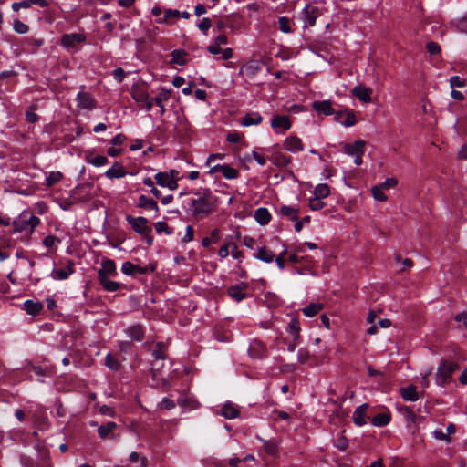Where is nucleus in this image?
Masks as SVG:
<instances>
[{"mask_svg": "<svg viewBox=\"0 0 467 467\" xmlns=\"http://www.w3.org/2000/svg\"><path fill=\"white\" fill-rule=\"evenodd\" d=\"M253 256L257 260H260L264 263L269 264L274 261V254L272 251L266 249L265 247H258L254 253Z\"/></svg>", "mask_w": 467, "mask_h": 467, "instance_id": "obj_25", "label": "nucleus"}, {"mask_svg": "<svg viewBox=\"0 0 467 467\" xmlns=\"http://www.w3.org/2000/svg\"><path fill=\"white\" fill-rule=\"evenodd\" d=\"M198 27L201 31L207 35V31L211 27V20L208 17L202 18L199 23Z\"/></svg>", "mask_w": 467, "mask_h": 467, "instance_id": "obj_62", "label": "nucleus"}, {"mask_svg": "<svg viewBox=\"0 0 467 467\" xmlns=\"http://www.w3.org/2000/svg\"><path fill=\"white\" fill-rule=\"evenodd\" d=\"M325 202L321 198L313 197L309 199V207L312 211H319L324 208Z\"/></svg>", "mask_w": 467, "mask_h": 467, "instance_id": "obj_52", "label": "nucleus"}, {"mask_svg": "<svg viewBox=\"0 0 467 467\" xmlns=\"http://www.w3.org/2000/svg\"><path fill=\"white\" fill-rule=\"evenodd\" d=\"M125 141H126V136L122 133H119L111 139L110 144L112 146L120 147Z\"/></svg>", "mask_w": 467, "mask_h": 467, "instance_id": "obj_60", "label": "nucleus"}, {"mask_svg": "<svg viewBox=\"0 0 467 467\" xmlns=\"http://www.w3.org/2000/svg\"><path fill=\"white\" fill-rule=\"evenodd\" d=\"M118 276L117 265L113 260L106 259L101 262V266L98 270V275Z\"/></svg>", "mask_w": 467, "mask_h": 467, "instance_id": "obj_16", "label": "nucleus"}, {"mask_svg": "<svg viewBox=\"0 0 467 467\" xmlns=\"http://www.w3.org/2000/svg\"><path fill=\"white\" fill-rule=\"evenodd\" d=\"M76 100L77 106L82 109L92 110L97 105L95 99L87 92H79Z\"/></svg>", "mask_w": 467, "mask_h": 467, "instance_id": "obj_12", "label": "nucleus"}, {"mask_svg": "<svg viewBox=\"0 0 467 467\" xmlns=\"http://www.w3.org/2000/svg\"><path fill=\"white\" fill-rule=\"evenodd\" d=\"M219 171L222 172L223 177L228 180L235 179L238 177V174H239L238 171L236 169L233 168L229 165H226V164L214 165V166L211 167L209 172L211 174H213V173L219 172Z\"/></svg>", "mask_w": 467, "mask_h": 467, "instance_id": "obj_13", "label": "nucleus"}, {"mask_svg": "<svg viewBox=\"0 0 467 467\" xmlns=\"http://www.w3.org/2000/svg\"><path fill=\"white\" fill-rule=\"evenodd\" d=\"M193 228L191 225H188L185 229V234L182 238V243H189L193 239Z\"/></svg>", "mask_w": 467, "mask_h": 467, "instance_id": "obj_63", "label": "nucleus"}, {"mask_svg": "<svg viewBox=\"0 0 467 467\" xmlns=\"http://www.w3.org/2000/svg\"><path fill=\"white\" fill-rule=\"evenodd\" d=\"M138 206L152 210L156 213H159V207H158L157 202L154 200L149 199V198H147L144 195H141V196L139 197Z\"/></svg>", "mask_w": 467, "mask_h": 467, "instance_id": "obj_37", "label": "nucleus"}, {"mask_svg": "<svg viewBox=\"0 0 467 467\" xmlns=\"http://www.w3.org/2000/svg\"><path fill=\"white\" fill-rule=\"evenodd\" d=\"M288 333L292 336L294 340H298L300 337V324L297 318H292L287 327Z\"/></svg>", "mask_w": 467, "mask_h": 467, "instance_id": "obj_38", "label": "nucleus"}, {"mask_svg": "<svg viewBox=\"0 0 467 467\" xmlns=\"http://www.w3.org/2000/svg\"><path fill=\"white\" fill-rule=\"evenodd\" d=\"M220 239V230L218 228L213 229L211 232L210 237H205L202 241L203 247H209L213 243H217Z\"/></svg>", "mask_w": 467, "mask_h": 467, "instance_id": "obj_43", "label": "nucleus"}, {"mask_svg": "<svg viewBox=\"0 0 467 467\" xmlns=\"http://www.w3.org/2000/svg\"><path fill=\"white\" fill-rule=\"evenodd\" d=\"M105 364L108 368H109L112 370H117L119 368V362L110 354L107 355Z\"/></svg>", "mask_w": 467, "mask_h": 467, "instance_id": "obj_59", "label": "nucleus"}, {"mask_svg": "<svg viewBox=\"0 0 467 467\" xmlns=\"http://www.w3.org/2000/svg\"><path fill=\"white\" fill-rule=\"evenodd\" d=\"M310 358V353L306 348H300L297 352V360L299 363L303 364L306 362Z\"/></svg>", "mask_w": 467, "mask_h": 467, "instance_id": "obj_56", "label": "nucleus"}, {"mask_svg": "<svg viewBox=\"0 0 467 467\" xmlns=\"http://www.w3.org/2000/svg\"><path fill=\"white\" fill-rule=\"evenodd\" d=\"M220 414L225 419L233 420L239 416V410L233 402L227 401L222 407Z\"/></svg>", "mask_w": 467, "mask_h": 467, "instance_id": "obj_20", "label": "nucleus"}, {"mask_svg": "<svg viewBox=\"0 0 467 467\" xmlns=\"http://www.w3.org/2000/svg\"><path fill=\"white\" fill-rule=\"evenodd\" d=\"M254 217L260 225L268 224L272 218L270 212L265 207L256 209Z\"/></svg>", "mask_w": 467, "mask_h": 467, "instance_id": "obj_27", "label": "nucleus"}, {"mask_svg": "<svg viewBox=\"0 0 467 467\" xmlns=\"http://www.w3.org/2000/svg\"><path fill=\"white\" fill-rule=\"evenodd\" d=\"M62 178V173L60 171H51L46 178L47 186H52L53 184L59 182Z\"/></svg>", "mask_w": 467, "mask_h": 467, "instance_id": "obj_51", "label": "nucleus"}, {"mask_svg": "<svg viewBox=\"0 0 467 467\" xmlns=\"http://www.w3.org/2000/svg\"><path fill=\"white\" fill-rule=\"evenodd\" d=\"M323 15V7L317 2H311L305 5L300 13L303 28H310L316 25L317 19Z\"/></svg>", "mask_w": 467, "mask_h": 467, "instance_id": "obj_3", "label": "nucleus"}, {"mask_svg": "<svg viewBox=\"0 0 467 467\" xmlns=\"http://www.w3.org/2000/svg\"><path fill=\"white\" fill-rule=\"evenodd\" d=\"M86 36L80 33L65 34L61 37V45L68 51H76L78 45L83 43Z\"/></svg>", "mask_w": 467, "mask_h": 467, "instance_id": "obj_7", "label": "nucleus"}, {"mask_svg": "<svg viewBox=\"0 0 467 467\" xmlns=\"http://www.w3.org/2000/svg\"><path fill=\"white\" fill-rule=\"evenodd\" d=\"M252 156L254 158V160L260 165V166H264L265 163H266V159L265 157L260 153L258 150H253L252 151Z\"/></svg>", "mask_w": 467, "mask_h": 467, "instance_id": "obj_61", "label": "nucleus"}, {"mask_svg": "<svg viewBox=\"0 0 467 467\" xmlns=\"http://www.w3.org/2000/svg\"><path fill=\"white\" fill-rule=\"evenodd\" d=\"M432 437L439 441H444L447 443L451 441V439L448 436V434L444 433L441 429L434 430L432 432Z\"/></svg>", "mask_w": 467, "mask_h": 467, "instance_id": "obj_57", "label": "nucleus"}, {"mask_svg": "<svg viewBox=\"0 0 467 467\" xmlns=\"http://www.w3.org/2000/svg\"><path fill=\"white\" fill-rule=\"evenodd\" d=\"M263 118L258 112H251L246 114L241 119V125L244 127H249L253 125H258L262 122Z\"/></svg>", "mask_w": 467, "mask_h": 467, "instance_id": "obj_28", "label": "nucleus"}, {"mask_svg": "<svg viewBox=\"0 0 467 467\" xmlns=\"http://www.w3.org/2000/svg\"><path fill=\"white\" fill-rule=\"evenodd\" d=\"M279 214L291 221H296L299 214V209L296 206L282 205L279 209Z\"/></svg>", "mask_w": 467, "mask_h": 467, "instance_id": "obj_29", "label": "nucleus"}, {"mask_svg": "<svg viewBox=\"0 0 467 467\" xmlns=\"http://www.w3.org/2000/svg\"><path fill=\"white\" fill-rule=\"evenodd\" d=\"M278 24H279V29L283 32V33H291L292 32V28H291V26H290V20L288 17L286 16H280L278 18Z\"/></svg>", "mask_w": 467, "mask_h": 467, "instance_id": "obj_50", "label": "nucleus"}, {"mask_svg": "<svg viewBox=\"0 0 467 467\" xmlns=\"http://www.w3.org/2000/svg\"><path fill=\"white\" fill-rule=\"evenodd\" d=\"M368 409L367 404H362L356 408V410L353 412V420L356 425L358 426H363L367 423L366 420V411Z\"/></svg>", "mask_w": 467, "mask_h": 467, "instance_id": "obj_26", "label": "nucleus"}, {"mask_svg": "<svg viewBox=\"0 0 467 467\" xmlns=\"http://www.w3.org/2000/svg\"><path fill=\"white\" fill-rule=\"evenodd\" d=\"M23 309L31 316L39 314L43 309V304L39 301L31 299L26 300L23 304Z\"/></svg>", "mask_w": 467, "mask_h": 467, "instance_id": "obj_22", "label": "nucleus"}, {"mask_svg": "<svg viewBox=\"0 0 467 467\" xmlns=\"http://www.w3.org/2000/svg\"><path fill=\"white\" fill-rule=\"evenodd\" d=\"M270 125L277 134H283L292 127L290 118L285 115L274 116L271 119Z\"/></svg>", "mask_w": 467, "mask_h": 467, "instance_id": "obj_8", "label": "nucleus"}, {"mask_svg": "<svg viewBox=\"0 0 467 467\" xmlns=\"http://www.w3.org/2000/svg\"><path fill=\"white\" fill-rule=\"evenodd\" d=\"M342 112L336 113V120L345 127H352L356 124V117L352 111H347L344 119Z\"/></svg>", "mask_w": 467, "mask_h": 467, "instance_id": "obj_32", "label": "nucleus"}, {"mask_svg": "<svg viewBox=\"0 0 467 467\" xmlns=\"http://www.w3.org/2000/svg\"><path fill=\"white\" fill-rule=\"evenodd\" d=\"M248 351L252 358H261L265 356L266 352V348L262 342L258 340H254L250 344Z\"/></svg>", "mask_w": 467, "mask_h": 467, "instance_id": "obj_21", "label": "nucleus"}, {"mask_svg": "<svg viewBox=\"0 0 467 467\" xmlns=\"http://www.w3.org/2000/svg\"><path fill=\"white\" fill-rule=\"evenodd\" d=\"M262 151L265 150L261 149ZM271 151L272 154L269 156V161L278 168H285L290 163V158L280 151H273L271 149L266 150Z\"/></svg>", "mask_w": 467, "mask_h": 467, "instance_id": "obj_15", "label": "nucleus"}, {"mask_svg": "<svg viewBox=\"0 0 467 467\" xmlns=\"http://www.w3.org/2000/svg\"><path fill=\"white\" fill-rule=\"evenodd\" d=\"M155 230L158 234L165 233L167 235L171 234V231L169 229L168 224L162 221H159L155 223Z\"/></svg>", "mask_w": 467, "mask_h": 467, "instance_id": "obj_55", "label": "nucleus"}, {"mask_svg": "<svg viewBox=\"0 0 467 467\" xmlns=\"http://www.w3.org/2000/svg\"><path fill=\"white\" fill-rule=\"evenodd\" d=\"M391 415L389 411H383L375 415L372 419V424L376 427H383L389 423Z\"/></svg>", "mask_w": 467, "mask_h": 467, "instance_id": "obj_35", "label": "nucleus"}, {"mask_svg": "<svg viewBox=\"0 0 467 467\" xmlns=\"http://www.w3.org/2000/svg\"><path fill=\"white\" fill-rule=\"evenodd\" d=\"M246 285H233L229 287L228 294L229 296L235 300L236 302H240L245 298L246 295L244 293V289L246 288Z\"/></svg>", "mask_w": 467, "mask_h": 467, "instance_id": "obj_30", "label": "nucleus"}, {"mask_svg": "<svg viewBox=\"0 0 467 467\" xmlns=\"http://www.w3.org/2000/svg\"><path fill=\"white\" fill-rule=\"evenodd\" d=\"M126 221L138 234L141 236H148L151 234L152 229L149 225V221L145 217H133L131 215H127Z\"/></svg>", "mask_w": 467, "mask_h": 467, "instance_id": "obj_6", "label": "nucleus"}, {"mask_svg": "<svg viewBox=\"0 0 467 467\" xmlns=\"http://www.w3.org/2000/svg\"><path fill=\"white\" fill-rule=\"evenodd\" d=\"M452 26L462 33H467V14L462 17L453 20Z\"/></svg>", "mask_w": 467, "mask_h": 467, "instance_id": "obj_48", "label": "nucleus"}, {"mask_svg": "<svg viewBox=\"0 0 467 467\" xmlns=\"http://www.w3.org/2000/svg\"><path fill=\"white\" fill-rule=\"evenodd\" d=\"M330 194L329 186L326 183H319L314 189V196L317 198H327Z\"/></svg>", "mask_w": 467, "mask_h": 467, "instance_id": "obj_41", "label": "nucleus"}, {"mask_svg": "<svg viewBox=\"0 0 467 467\" xmlns=\"http://www.w3.org/2000/svg\"><path fill=\"white\" fill-rule=\"evenodd\" d=\"M385 190L381 189L379 185H375L371 188V193L373 198L379 202L387 201L388 197L384 192Z\"/></svg>", "mask_w": 467, "mask_h": 467, "instance_id": "obj_47", "label": "nucleus"}, {"mask_svg": "<svg viewBox=\"0 0 467 467\" xmlns=\"http://www.w3.org/2000/svg\"><path fill=\"white\" fill-rule=\"evenodd\" d=\"M121 271L127 275H133L136 273L143 274L145 271L141 267L133 265L130 262H125L121 265Z\"/></svg>", "mask_w": 467, "mask_h": 467, "instance_id": "obj_39", "label": "nucleus"}, {"mask_svg": "<svg viewBox=\"0 0 467 467\" xmlns=\"http://www.w3.org/2000/svg\"><path fill=\"white\" fill-rule=\"evenodd\" d=\"M178 402L180 406L190 410H193L198 407V402L193 397H181L178 400Z\"/></svg>", "mask_w": 467, "mask_h": 467, "instance_id": "obj_44", "label": "nucleus"}, {"mask_svg": "<svg viewBox=\"0 0 467 467\" xmlns=\"http://www.w3.org/2000/svg\"><path fill=\"white\" fill-rule=\"evenodd\" d=\"M100 285L103 288L109 292H115L119 288V284L110 280L111 276L109 275H98Z\"/></svg>", "mask_w": 467, "mask_h": 467, "instance_id": "obj_31", "label": "nucleus"}, {"mask_svg": "<svg viewBox=\"0 0 467 467\" xmlns=\"http://www.w3.org/2000/svg\"><path fill=\"white\" fill-rule=\"evenodd\" d=\"M264 450L270 456H276L278 452L277 444L271 441H263Z\"/></svg>", "mask_w": 467, "mask_h": 467, "instance_id": "obj_49", "label": "nucleus"}, {"mask_svg": "<svg viewBox=\"0 0 467 467\" xmlns=\"http://www.w3.org/2000/svg\"><path fill=\"white\" fill-rule=\"evenodd\" d=\"M13 28L18 34H26L29 29L28 26L20 20L14 21Z\"/></svg>", "mask_w": 467, "mask_h": 467, "instance_id": "obj_53", "label": "nucleus"}, {"mask_svg": "<svg viewBox=\"0 0 467 467\" xmlns=\"http://www.w3.org/2000/svg\"><path fill=\"white\" fill-rule=\"evenodd\" d=\"M218 206V199L211 192H205L197 198H192L188 212L196 219H203L213 213Z\"/></svg>", "mask_w": 467, "mask_h": 467, "instance_id": "obj_1", "label": "nucleus"}, {"mask_svg": "<svg viewBox=\"0 0 467 467\" xmlns=\"http://www.w3.org/2000/svg\"><path fill=\"white\" fill-rule=\"evenodd\" d=\"M40 223V219L29 211H23L13 222V227L16 233L31 234Z\"/></svg>", "mask_w": 467, "mask_h": 467, "instance_id": "obj_2", "label": "nucleus"}, {"mask_svg": "<svg viewBox=\"0 0 467 467\" xmlns=\"http://www.w3.org/2000/svg\"><path fill=\"white\" fill-rule=\"evenodd\" d=\"M171 91L169 89L161 88L158 96L153 99L154 104L160 108L161 115L165 113V106L163 102L167 101L171 98Z\"/></svg>", "mask_w": 467, "mask_h": 467, "instance_id": "obj_23", "label": "nucleus"}, {"mask_svg": "<svg viewBox=\"0 0 467 467\" xmlns=\"http://www.w3.org/2000/svg\"><path fill=\"white\" fill-rule=\"evenodd\" d=\"M180 17V11L166 9L162 17L156 18L158 24H173Z\"/></svg>", "mask_w": 467, "mask_h": 467, "instance_id": "obj_24", "label": "nucleus"}, {"mask_svg": "<svg viewBox=\"0 0 467 467\" xmlns=\"http://www.w3.org/2000/svg\"><path fill=\"white\" fill-rule=\"evenodd\" d=\"M284 149L292 153H297L304 150V145L301 139L296 135H289L283 142Z\"/></svg>", "mask_w": 467, "mask_h": 467, "instance_id": "obj_10", "label": "nucleus"}, {"mask_svg": "<svg viewBox=\"0 0 467 467\" xmlns=\"http://www.w3.org/2000/svg\"><path fill=\"white\" fill-rule=\"evenodd\" d=\"M85 161L97 168L103 167L108 163V158L104 155H98L95 150H88L85 152Z\"/></svg>", "mask_w": 467, "mask_h": 467, "instance_id": "obj_11", "label": "nucleus"}, {"mask_svg": "<svg viewBox=\"0 0 467 467\" xmlns=\"http://www.w3.org/2000/svg\"><path fill=\"white\" fill-rule=\"evenodd\" d=\"M74 263L70 260L67 261V265L61 269H53L50 275L54 280H65L74 273Z\"/></svg>", "mask_w": 467, "mask_h": 467, "instance_id": "obj_14", "label": "nucleus"}, {"mask_svg": "<svg viewBox=\"0 0 467 467\" xmlns=\"http://www.w3.org/2000/svg\"><path fill=\"white\" fill-rule=\"evenodd\" d=\"M154 178L159 186L167 188L170 191H174L179 186V184L171 181L164 171L157 172Z\"/></svg>", "mask_w": 467, "mask_h": 467, "instance_id": "obj_18", "label": "nucleus"}, {"mask_svg": "<svg viewBox=\"0 0 467 467\" xmlns=\"http://www.w3.org/2000/svg\"><path fill=\"white\" fill-rule=\"evenodd\" d=\"M123 150L122 148L120 147H116V146H110L108 150H107V154L109 156V157H112V158H115V157H118L119 156L121 153H122Z\"/></svg>", "mask_w": 467, "mask_h": 467, "instance_id": "obj_64", "label": "nucleus"}, {"mask_svg": "<svg viewBox=\"0 0 467 467\" xmlns=\"http://www.w3.org/2000/svg\"><path fill=\"white\" fill-rule=\"evenodd\" d=\"M126 335L133 340L141 341L144 331L141 326L133 325L125 330Z\"/></svg>", "mask_w": 467, "mask_h": 467, "instance_id": "obj_33", "label": "nucleus"}, {"mask_svg": "<svg viewBox=\"0 0 467 467\" xmlns=\"http://www.w3.org/2000/svg\"><path fill=\"white\" fill-rule=\"evenodd\" d=\"M60 244V240L53 235H48L43 240L45 247L51 249Z\"/></svg>", "mask_w": 467, "mask_h": 467, "instance_id": "obj_54", "label": "nucleus"}, {"mask_svg": "<svg viewBox=\"0 0 467 467\" xmlns=\"http://www.w3.org/2000/svg\"><path fill=\"white\" fill-rule=\"evenodd\" d=\"M366 143L363 140H356L353 143L345 144L343 152L354 158V163L357 166L362 164V156L365 152Z\"/></svg>", "mask_w": 467, "mask_h": 467, "instance_id": "obj_5", "label": "nucleus"}, {"mask_svg": "<svg viewBox=\"0 0 467 467\" xmlns=\"http://www.w3.org/2000/svg\"><path fill=\"white\" fill-rule=\"evenodd\" d=\"M186 53L183 50H174L171 54V63L183 66L186 64Z\"/></svg>", "mask_w": 467, "mask_h": 467, "instance_id": "obj_46", "label": "nucleus"}, {"mask_svg": "<svg viewBox=\"0 0 467 467\" xmlns=\"http://www.w3.org/2000/svg\"><path fill=\"white\" fill-rule=\"evenodd\" d=\"M131 96L136 102L140 104L146 101L149 98L147 91L143 88L138 86H133L131 88Z\"/></svg>", "mask_w": 467, "mask_h": 467, "instance_id": "obj_36", "label": "nucleus"}, {"mask_svg": "<svg viewBox=\"0 0 467 467\" xmlns=\"http://www.w3.org/2000/svg\"><path fill=\"white\" fill-rule=\"evenodd\" d=\"M224 20L228 25L227 27L230 30L234 31L238 27L242 19L237 15L231 14V15H228L227 16H225Z\"/></svg>", "mask_w": 467, "mask_h": 467, "instance_id": "obj_45", "label": "nucleus"}, {"mask_svg": "<svg viewBox=\"0 0 467 467\" xmlns=\"http://www.w3.org/2000/svg\"><path fill=\"white\" fill-rule=\"evenodd\" d=\"M398 184V181L395 178H388L381 184L380 188L387 191L394 188Z\"/></svg>", "mask_w": 467, "mask_h": 467, "instance_id": "obj_58", "label": "nucleus"}, {"mask_svg": "<svg viewBox=\"0 0 467 467\" xmlns=\"http://www.w3.org/2000/svg\"><path fill=\"white\" fill-rule=\"evenodd\" d=\"M459 368L456 362L443 360L437 368L436 384L443 387L450 382L453 372Z\"/></svg>", "mask_w": 467, "mask_h": 467, "instance_id": "obj_4", "label": "nucleus"}, {"mask_svg": "<svg viewBox=\"0 0 467 467\" xmlns=\"http://www.w3.org/2000/svg\"><path fill=\"white\" fill-rule=\"evenodd\" d=\"M127 171L124 166L118 161L114 162L112 166L105 171V176L109 180L121 179L125 177Z\"/></svg>", "mask_w": 467, "mask_h": 467, "instance_id": "obj_17", "label": "nucleus"}, {"mask_svg": "<svg viewBox=\"0 0 467 467\" xmlns=\"http://www.w3.org/2000/svg\"><path fill=\"white\" fill-rule=\"evenodd\" d=\"M372 93L371 88L363 85H357L351 89V94L363 104H368L371 101Z\"/></svg>", "mask_w": 467, "mask_h": 467, "instance_id": "obj_9", "label": "nucleus"}, {"mask_svg": "<svg viewBox=\"0 0 467 467\" xmlns=\"http://www.w3.org/2000/svg\"><path fill=\"white\" fill-rule=\"evenodd\" d=\"M117 427V424L113 421H109L105 425L98 428V433L101 439H105L108 435L112 432Z\"/></svg>", "mask_w": 467, "mask_h": 467, "instance_id": "obj_42", "label": "nucleus"}, {"mask_svg": "<svg viewBox=\"0 0 467 467\" xmlns=\"http://www.w3.org/2000/svg\"><path fill=\"white\" fill-rule=\"evenodd\" d=\"M312 107L319 114H323L325 116H330L334 114L330 100L314 101L312 103Z\"/></svg>", "mask_w": 467, "mask_h": 467, "instance_id": "obj_19", "label": "nucleus"}, {"mask_svg": "<svg viewBox=\"0 0 467 467\" xmlns=\"http://www.w3.org/2000/svg\"><path fill=\"white\" fill-rule=\"evenodd\" d=\"M400 394L403 400L407 401H416L419 399V393L415 386H408L400 389Z\"/></svg>", "mask_w": 467, "mask_h": 467, "instance_id": "obj_34", "label": "nucleus"}, {"mask_svg": "<svg viewBox=\"0 0 467 467\" xmlns=\"http://www.w3.org/2000/svg\"><path fill=\"white\" fill-rule=\"evenodd\" d=\"M322 309H323V304L311 303L307 306L304 307L302 312L306 317H312L316 316Z\"/></svg>", "mask_w": 467, "mask_h": 467, "instance_id": "obj_40", "label": "nucleus"}]
</instances>
